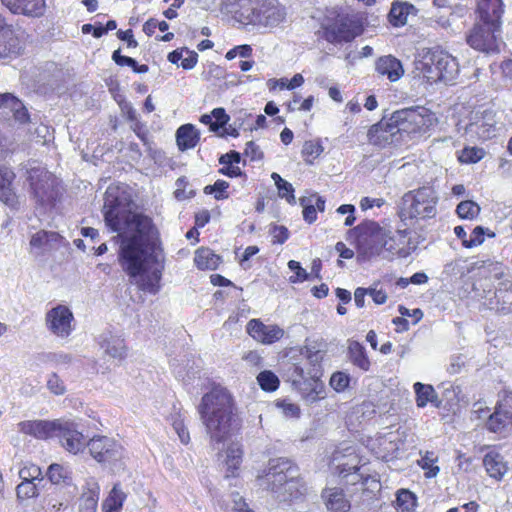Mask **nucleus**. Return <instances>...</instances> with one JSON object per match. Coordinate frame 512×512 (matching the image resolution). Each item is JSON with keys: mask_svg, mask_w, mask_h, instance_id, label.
Here are the masks:
<instances>
[{"mask_svg": "<svg viewBox=\"0 0 512 512\" xmlns=\"http://www.w3.org/2000/svg\"><path fill=\"white\" fill-rule=\"evenodd\" d=\"M103 216L113 232L134 230V234L122 240L119 263L130 278L142 277L141 290L156 294L161 286L165 255L152 219L133 213L125 192L117 186H110L105 192Z\"/></svg>", "mask_w": 512, "mask_h": 512, "instance_id": "obj_1", "label": "nucleus"}, {"mask_svg": "<svg viewBox=\"0 0 512 512\" xmlns=\"http://www.w3.org/2000/svg\"><path fill=\"white\" fill-rule=\"evenodd\" d=\"M198 413L210 439L216 443L224 442L240 428L234 398L227 388L219 384L213 385L202 396Z\"/></svg>", "mask_w": 512, "mask_h": 512, "instance_id": "obj_2", "label": "nucleus"}, {"mask_svg": "<svg viewBox=\"0 0 512 512\" xmlns=\"http://www.w3.org/2000/svg\"><path fill=\"white\" fill-rule=\"evenodd\" d=\"M439 197L433 186L424 185L404 193L397 208V217L405 225L432 219L437 214Z\"/></svg>", "mask_w": 512, "mask_h": 512, "instance_id": "obj_3", "label": "nucleus"}, {"mask_svg": "<svg viewBox=\"0 0 512 512\" xmlns=\"http://www.w3.org/2000/svg\"><path fill=\"white\" fill-rule=\"evenodd\" d=\"M390 121L398 132L413 138L429 136L439 123L435 112L425 106L396 110L392 113Z\"/></svg>", "mask_w": 512, "mask_h": 512, "instance_id": "obj_4", "label": "nucleus"}, {"mask_svg": "<svg viewBox=\"0 0 512 512\" xmlns=\"http://www.w3.org/2000/svg\"><path fill=\"white\" fill-rule=\"evenodd\" d=\"M26 180L31 197L41 207H55L62 195V182L45 167H32L27 170Z\"/></svg>", "mask_w": 512, "mask_h": 512, "instance_id": "obj_5", "label": "nucleus"}, {"mask_svg": "<svg viewBox=\"0 0 512 512\" xmlns=\"http://www.w3.org/2000/svg\"><path fill=\"white\" fill-rule=\"evenodd\" d=\"M309 364V368L299 363L293 364L290 376L293 386L301 393L302 397L307 401L316 402L323 398L325 386L320 379V366L311 364V362Z\"/></svg>", "mask_w": 512, "mask_h": 512, "instance_id": "obj_6", "label": "nucleus"}, {"mask_svg": "<svg viewBox=\"0 0 512 512\" xmlns=\"http://www.w3.org/2000/svg\"><path fill=\"white\" fill-rule=\"evenodd\" d=\"M299 475V468L293 461L280 457L270 459L268 466L258 474L257 479L265 482L267 490L278 493Z\"/></svg>", "mask_w": 512, "mask_h": 512, "instance_id": "obj_7", "label": "nucleus"}, {"mask_svg": "<svg viewBox=\"0 0 512 512\" xmlns=\"http://www.w3.org/2000/svg\"><path fill=\"white\" fill-rule=\"evenodd\" d=\"M385 229L378 222L366 219L350 229L348 236L354 239L358 252L365 255H373L374 253H379Z\"/></svg>", "mask_w": 512, "mask_h": 512, "instance_id": "obj_8", "label": "nucleus"}, {"mask_svg": "<svg viewBox=\"0 0 512 512\" xmlns=\"http://www.w3.org/2000/svg\"><path fill=\"white\" fill-rule=\"evenodd\" d=\"M251 13L250 23L263 27H276L286 18V9L278 0H249Z\"/></svg>", "mask_w": 512, "mask_h": 512, "instance_id": "obj_9", "label": "nucleus"}, {"mask_svg": "<svg viewBox=\"0 0 512 512\" xmlns=\"http://www.w3.org/2000/svg\"><path fill=\"white\" fill-rule=\"evenodd\" d=\"M89 455L99 464L113 463L122 458V445L114 438L96 434L87 440Z\"/></svg>", "mask_w": 512, "mask_h": 512, "instance_id": "obj_10", "label": "nucleus"}, {"mask_svg": "<svg viewBox=\"0 0 512 512\" xmlns=\"http://www.w3.org/2000/svg\"><path fill=\"white\" fill-rule=\"evenodd\" d=\"M410 235L411 230L408 228L396 231L385 229L379 253L384 251L392 258H407L416 249Z\"/></svg>", "mask_w": 512, "mask_h": 512, "instance_id": "obj_11", "label": "nucleus"}, {"mask_svg": "<svg viewBox=\"0 0 512 512\" xmlns=\"http://www.w3.org/2000/svg\"><path fill=\"white\" fill-rule=\"evenodd\" d=\"M362 30V26L354 17L342 15L324 27V37L331 43L350 42L360 35Z\"/></svg>", "mask_w": 512, "mask_h": 512, "instance_id": "obj_12", "label": "nucleus"}, {"mask_svg": "<svg viewBox=\"0 0 512 512\" xmlns=\"http://www.w3.org/2000/svg\"><path fill=\"white\" fill-rule=\"evenodd\" d=\"M56 437L64 450L72 455L82 454L86 449L87 439L72 420H60Z\"/></svg>", "mask_w": 512, "mask_h": 512, "instance_id": "obj_13", "label": "nucleus"}, {"mask_svg": "<svg viewBox=\"0 0 512 512\" xmlns=\"http://www.w3.org/2000/svg\"><path fill=\"white\" fill-rule=\"evenodd\" d=\"M498 25L492 23L475 24L467 36V43L474 49L482 52H494L498 50L497 32Z\"/></svg>", "mask_w": 512, "mask_h": 512, "instance_id": "obj_14", "label": "nucleus"}, {"mask_svg": "<svg viewBox=\"0 0 512 512\" xmlns=\"http://www.w3.org/2000/svg\"><path fill=\"white\" fill-rule=\"evenodd\" d=\"M45 323L52 334L67 338L74 330V315L68 306L59 304L46 313Z\"/></svg>", "mask_w": 512, "mask_h": 512, "instance_id": "obj_15", "label": "nucleus"}, {"mask_svg": "<svg viewBox=\"0 0 512 512\" xmlns=\"http://www.w3.org/2000/svg\"><path fill=\"white\" fill-rule=\"evenodd\" d=\"M485 428L496 434H503L512 428V396L506 395L496 402L489 415Z\"/></svg>", "mask_w": 512, "mask_h": 512, "instance_id": "obj_16", "label": "nucleus"}, {"mask_svg": "<svg viewBox=\"0 0 512 512\" xmlns=\"http://www.w3.org/2000/svg\"><path fill=\"white\" fill-rule=\"evenodd\" d=\"M22 29L6 21L0 15V58H13L21 53L23 47L20 40Z\"/></svg>", "mask_w": 512, "mask_h": 512, "instance_id": "obj_17", "label": "nucleus"}, {"mask_svg": "<svg viewBox=\"0 0 512 512\" xmlns=\"http://www.w3.org/2000/svg\"><path fill=\"white\" fill-rule=\"evenodd\" d=\"M250 337L263 345H271L281 340L285 334L278 325H266L260 319H251L246 325Z\"/></svg>", "mask_w": 512, "mask_h": 512, "instance_id": "obj_18", "label": "nucleus"}, {"mask_svg": "<svg viewBox=\"0 0 512 512\" xmlns=\"http://www.w3.org/2000/svg\"><path fill=\"white\" fill-rule=\"evenodd\" d=\"M459 66H416L414 72L423 84L432 85L438 82L450 84L459 72Z\"/></svg>", "mask_w": 512, "mask_h": 512, "instance_id": "obj_19", "label": "nucleus"}, {"mask_svg": "<svg viewBox=\"0 0 512 512\" xmlns=\"http://www.w3.org/2000/svg\"><path fill=\"white\" fill-rule=\"evenodd\" d=\"M61 419L55 420H27L18 424L19 431L37 439L46 440L56 437Z\"/></svg>", "mask_w": 512, "mask_h": 512, "instance_id": "obj_20", "label": "nucleus"}, {"mask_svg": "<svg viewBox=\"0 0 512 512\" xmlns=\"http://www.w3.org/2000/svg\"><path fill=\"white\" fill-rule=\"evenodd\" d=\"M13 14L40 17L46 9L45 0H1Z\"/></svg>", "mask_w": 512, "mask_h": 512, "instance_id": "obj_21", "label": "nucleus"}, {"mask_svg": "<svg viewBox=\"0 0 512 512\" xmlns=\"http://www.w3.org/2000/svg\"><path fill=\"white\" fill-rule=\"evenodd\" d=\"M244 451L241 444L231 443L224 452L223 465L225 468L224 477L226 479L238 478L240 468L243 462Z\"/></svg>", "mask_w": 512, "mask_h": 512, "instance_id": "obj_22", "label": "nucleus"}, {"mask_svg": "<svg viewBox=\"0 0 512 512\" xmlns=\"http://www.w3.org/2000/svg\"><path fill=\"white\" fill-rule=\"evenodd\" d=\"M100 495V485L93 477L88 478L79 497L78 512H96Z\"/></svg>", "mask_w": 512, "mask_h": 512, "instance_id": "obj_23", "label": "nucleus"}, {"mask_svg": "<svg viewBox=\"0 0 512 512\" xmlns=\"http://www.w3.org/2000/svg\"><path fill=\"white\" fill-rule=\"evenodd\" d=\"M278 493L280 501L287 505H293L306 499L308 487L304 479L299 475L297 478L292 479Z\"/></svg>", "mask_w": 512, "mask_h": 512, "instance_id": "obj_24", "label": "nucleus"}, {"mask_svg": "<svg viewBox=\"0 0 512 512\" xmlns=\"http://www.w3.org/2000/svg\"><path fill=\"white\" fill-rule=\"evenodd\" d=\"M321 497L329 512H348L351 508L350 501L342 488H325L322 490Z\"/></svg>", "mask_w": 512, "mask_h": 512, "instance_id": "obj_25", "label": "nucleus"}, {"mask_svg": "<svg viewBox=\"0 0 512 512\" xmlns=\"http://www.w3.org/2000/svg\"><path fill=\"white\" fill-rule=\"evenodd\" d=\"M63 240L58 232L40 230L31 236L29 244L31 249L45 252L58 248Z\"/></svg>", "mask_w": 512, "mask_h": 512, "instance_id": "obj_26", "label": "nucleus"}, {"mask_svg": "<svg viewBox=\"0 0 512 512\" xmlns=\"http://www.w3.org/2000/svg\"><path fill=\"white\" fill-rule=\"evenodd\" d=\"M15 178L16 175L11 168L0 165V201L9 206L17 203V195L13 189Z\"/></svg>", "mask_w": 512, "mask_h": 512, "instance_id": "obj_27", "label": "nucleus"}, {"mask_svg": "<svg viewBox=\"0 0 512 512\" xmlns=\"http://www.w3.org/2000/svg\"><path fill=\"white\" fill-rule=\"evenodd\" d=\"M222 262V256L209 247H199L194 253V264L201 271L217 270Z\"/></svg>", "mask_w": 512, "mask_h": 512, "instance_id": "obj_28", "label": "nucleus"}, {"mask_svg": "<svg viewBox=\"0 0 512 512\" xmlns=\"http://www.w3.org/2000/svg\"><path fill=\"white\" fill-rule=\"evenodd\" d=\"M478 11L482 22L500 26L503 13L502 0H479Z\"/></svg>", "mask_w": 512, "mask_h": 512, "instance_id": "obj_29", "label": "nucleus"}, {"mask_svg": "<svg viewBox=\"0 0 512 512\" xmlns=\"http://www.w3.org/2000/svg\"><path fill=\"white\" fill-rule=\"evenodd\" d=\"M199 141L200 133L193 124H183L176 131L177 147L182 152L195 148Z\"/></svg>", "mask_w": 512, "mask_h": 512, "instance_id": "obj_30", "label": "nucleus"}, {"mask_svg": "<svg viewBox=\"0 0 512 512\" xmlns=\"http://www.w3.org/2000/svg\"><path fill=\"white\" fill-rule=\"evenodd\" d=\"M483 465L487 474L496 480H501L508 471L503 456L496 451H490L484 456Z\"/></svg>", "mask_w": 512, "mask_h": 512, "instance_id": "obj_31", "label": "nucleus"}, {"mask_svg": "<svg viewBox=\"0 0 512 512\" xmlns=\"http://www.w3.org/2000/svg\"><path fill=\"white\" fill-rule=\"evenodd\" d=\"M413 389L415 392V401L418 408H424L428 403H431L437 408L440 407L441 400H439L438 394L431 384L416 382L413 385Z\"/></svg>", "mask_w": 512, "mask_h": 512, "instance_id": "obj_32", "label": "nucleus"}, {"mask_svg": "<svg viewBox=\"0 0 512 512\" xmlns=\"http://www.w3.org/2000/svg\"><path fill=\"white\" fill-rule=\"evenodd\" d=\"M99 344L104 352L112 358L123 360L126 357L127 349L124 339L112 334L100 337Z\"/></svg>", "mask_w": 512, "mask_h": 512, "instance_id": "obj_33", "label": "nucleus"}, {"mask_svg": "<svg viewBox=\"0 0 512 512\" xmlns=\"http://www.w3.org/2000/svg\"><path fill=\"white\" fill-rule=\"evenodd\" d=\"M240 161V153L235 150H231L230 152L220 156L219 164H221L222 167L218 170V172L221 175L227 176L229 178L240 177L243 175L241 168L238 166Z\"/></svg>", "mask_w": 512, "mask_h": 512, "instance_id": "obj_34", "label": "nucleus"}, {"mask_svg": "<svg viewBox=\"0 0 512 512\" xmlns=\"http://www.w3.org/2000/svg\"><path fill=\"white\" fill-rule=\"evenodd\" d=\"M349 361L361 371L370 370L371 361L367 355L365 347L358 341H351L347 351Z\"/></svg>", "mask_w": 512, "mask_h": 512, "instance_id": "obj_35", "label": "nucleus"}, {"mask_svg": "<svg viewBox=\"0 0 512 512\" xmlns=\"http://www.w3.org/2000/svg\"><path fill=\"white\" fill-rule=\"evenodd\" d=\"M127 494L119 483L114 484L107 497L102 502L103 512H120L126 501Z\"/></svg>", "mask_w": 512, "mask_h": 512, "instance_id": "obj_36", "label": "nucleus"}, {"mask_svg": "<svg viewBox=\"0 0 512 512\" xmlns=\"http://www.w3.org/2000/svg\"><path fill=\"white\" fill-rule=\"evenodd\" d=\"M390 127H394L391 121L386 124L378 122L372 125L367 133L368 141L373 145L384 146L389 142L390 137L393 135L392 132L388 131V128Z\"/></svg>", "mask_w": 512, "mask_h": 512, "instance_id": "obj_37", "label": "nucleus"}, {"mask_svg": "<svg viewBox=\"0 0 512 512\" xmlns=\"http://www.w3.org/2000/svg\"><path fill=\"white\" fill-rule=\"evenodd\" d=\"M229 120L230 116L222 107L214 108L210 115L204 114L200 118L201 123L208 125L212 132H218L228 124Z\"/></svg>", "mask_w": 512, "mask_h": 512, "instance_id": "obj_38", "label": "nucleus"}, {"mask_svg": "<svg viewBox=\"0 0 512 512\" xmlns=\"http://www.w3.org/2000/svg\"><path fill=\"white\" fill-rule=\"evenodd\" d=\"M47 478L52 484L55 485H71L72 484V472L62 464L52 463L49 465L47 472Z\"/></svg>", "mask_w": 512, "mask_h": 512, "instance_id": "obj_39", "label": "nucleus"}, {"mask_svg": "<svg viewBox=\"0 0 512 512\" xmlns=\"http://www.w3.org/2000/svg\"><path fill=\"white\" fill-rule=\"evenodd\" d=\"M455 58L441 47L428 49L423 56L422 64H451Z\"/></svg>", "mask_w": 512, "mask_h": 512, "instance_id": "obj_40", "label": "nucleus"}, {"mask_svg": "<svg viewBox=\"0 0 512 512\" xmlns=\"http://www.w3.org/2000/svg\"><path fill=\"white\" fill-rule=\"evenodd\" d=\"M411 9H413V6L407 3H394L388 15L390 23L393 26L406 24Z\"/></svg>", "mask_w": 512, "mask_h": 512, "instance_id": "obj_41", "label": "nucleus"}, {"mask_svg": "<svg viewBox=\"0 0 512 512\" xmlns=\"http://www.w3.org/2000/svg\"><path fill=\"white\" fill-rule=\"evenodd\" d=\"M260 388L268 393L275 392L280 386V379L271 370H263L256 377Z\"/></svg>", "mask_w": 512, "mask_h": 512, "instance_id": "obj_42", "label": "nucleus"}, {"mask_svg": "<svg viewBox=\"0 0 512 512\" xmlns=\"http://www.w3.org/2000/svg\"><path fill=\"white\" fill-rule=\"evenodd\" d=\"M271 178L278 189V195L280 198L285 199L289 204H295L296 198L294 195V188L291 183L284 180L278 173L273 172Z\"/></svg>", "mask_w": 512, "mask_h": 512, "instance_id": "obj_43", "label": "nucleus"}, {"mask_svg": "<svg viewBox=\"0 0 512 512\" xmlns=\"http://www.w3.org/2000/svg\"><path fill=\"white\" fill-rule=\"evenodd\" d=\"M323 151L324 148L319 140H308L303 144L301 156L307 164H313Z\"/></svg>", "mask_w": 512, "mask_h": 512, "instance_id": "obj_44", "label": "nucleus"}, {"mask_svg": "<svg viewBox=\"0 0 512 512\" xmlns=\"http://www.w3.org/2000/svg\"><path fill=\"white\" fill-rule=\"evenodd\" d=\"M485 156L483 148L476 146H466L458 152L457 159L461 164H475L481 161Z\"/></svg>", "mask_w": 512, "mask_h": 512, "instance_id": "obj_45", "label": "nucleus"}, {"mask_svg": "<svg viewBox=\"0 0 512 512\" xmlns=\"http://www.w3.org/2000/svg\"><path fill=\"white\" fill-rule=\"evenodd\" d=\"M229 187L230 184L227 181L218 179L214 184L205 186L203 192L206 195H213L214 199L217 201H222L230 197L228 191Z\"/></svg>", "mask_w": 512, "mask_h": 512, "instance_id": "obj_46", "label": "nucleus"}, {"mask_svg": "<svg viewBox=\"0 0 512 512\" xmlns=\"http://www.w3.org/2000/svg\"><path fill=\"white\" fill-rule=\"evenodd\" d=\"M436 462L437 457L434 456V452L426 451L422 458L417 461V464L425 471L426 478H434L440 471L439 466L435 465Z\"/></svg>", "mask_w": 512, "mask_h": 512, "instance_id": "obj_47", "label": "nucleus"}, {"mask_svg": "<svg viewBox=\"0 0 512 512\" xmlns=\"http://www.w3.org/2000/svg\"><path fill=\"white\" fill-rule=\"evenodd\" d=\"M377 441L379 449L377 451L378 456L385 461L392 460L399 449L398 444L388 439L386 436L380 437Z\"/></svg>", "mask_w": 512, "mask_h": 512, "instance_id": "obj_48", "label": "nucleus"}, {"mask_svg": "<svg viewBox=\"0 0 512 512\" xmlns=\"http://www.w3.org/2000/svg\"><path fill=\"white\" fill-rule=\"evenodd\" d=\"M304 82V78L301 74H295L290 80L286 77L280 79H270L268 81V86L271 90L280 88V89H295L300 87Z\"/></svg>", "mask_w": 512, "mask_h": 512, "instance_id": "obj_49", "label": "nucleus"}, {"mask_svg": "<svg viewBox=\"0 0 512 512\" xmlns=\"http://www.w3.org/2000/svg\"><path fill=\"white\" fill-rule=\"evenodd\" d=\"M456 213L461 219L473 220L479 215L480 207L472 200H465L457 205Z\"/></svg>", "mask_w": 512, "mask_h": 512, "instance_id": "obj_50", "label": "nucleus"}, {"mask_svg": "<svg viewBox=\"0 0 512 512\" xmlns=\"http://www.w3.org/2000/svg\"><path fill=\"white\" fill-rule=\"evenodd\" d=\"M176 189L174 191V197L178 201H184L187 199H191L195 197L196 191L193 189H189V181L186 176H181L176 180Z\"/></svg>", "mask_w": 512, "mask_h": 512, "instance_id": "obj_51", "label": "nucleus"}, {"mask_svg": "<svg viewBox=\"0 0 512 512\" xmlns=\"http://www.w3.org/2000/svg\"><path fill=\"white\" fill-rule=\"evenodd\" d=\"M18 474L21 480L33 482L35 480H42L41 468L32 462L24 463L23 466L20 468Z\"/></svg>", "mask_w": 512, "mask_h": 512, "instance_id": "obj_52", "label": "nucleus"}, {"mask_svg": "<svg viewBox=\"0 0 512 512\" xmlns=\"http://www.w3.org/2000/svg\"><path fill=\"white\" fill-rule=\"evenodd\" d=\"M396 503L402 511H410L416 505V496L407 489H401L397 492Z\"/></svg>", "mask_w": 512, "mask_h": 512, "instance_id": "obj_53", "label": "nucleus"}, {"mask_svg": "<svg viewBox=\"0 0 512 512\" xmlns=\"http://www.w3.org/2000/svg\"><path fill=\"white\" fill-rule=\"evenodd\" d=\"M16 495L19 500H27L38 496V488L33 481L22 480L16 487Z\"/></svg>", "mask_w": 512, "mask_h": 512, "instance_id": "obj_54", "label": "nucleus"}, {"mask_svg": "<svg viewBox=\"0 0 512 512\" xmlns=\"http://www.w3.org/2000/svg\"><path fill=\"white\" fill-rule=\"evenodd\" d=\"M171 421H172L171 423H172L174 430L176 431V433L178 434V436L180 438V441L183 444H188L190 442V435H189V432L184 424V418H183L181 412L178 411L175 414H173L171 416Z\"/></svg>", "mask_w": 512, "mask_h": 512, "instance_id": "obj_55", "label": "nucleus"}, {"mask_svg": "<svg viewBox=\"0 0 512 512\" xmlns=\"http://www.w3.org/2000/svg\"><path fill=\"white\" fill-rule=\"evenodd\" d=\"M275 406L279 408L286 418L297 419L301 415V409L298 404L289 399L277 400Z\"/></svg>", "mask_w": 512, "mask_h": 512, "instance_id": "obj_56", "label": "nucleus"}, {"mask_svg": "<svg viewBox=\"0 0 512 512\" xmlns=\"http://www.w3.org/2000/svg\"><path fill=\"white\" fill-rule=\"evenodd\" d=\"M350 377L341 371L335 372L330 378V386L337 392H343L348 388Z\"/></svg>", "mask_w": 512, "mask_h": 512, "instance_id": "obj_57", "label": "nucleus"}, {"mask_svg": "<svg viewBox=\"0 0 512 512\" xmlns=\"http://www.w3.org/2000/svg\"><path fill=\"white\" fill-rule=\"evenodd\" d=\"M379 75L387 76L391 82L399 80L404 75L403 66H376Z\"/></svg>", "mask_w": 512, "mask_h": 512, "instance_id": "obj_58", "label": "nucleus"}, {"mask_svg": "<svg viewBox=\"0 0 512 512\" xmlns=\"http://www.w3.org/2000/svg\"><path fill=\"white\" fill-rule=\"evenodd\" d=\"M485 241V229L482 226H476L471 233L468 241H464V248L470 249L481 245Z\"/></svg>", "mask_w": 512, "mask_h": 512, "instance_id": "obj_59", "label": "nucleus"}, {"mask_svg": "<svg viewBox=\"0 0 512 512\" xmlns=\"http://www.w3.org/2000/svg\"><path fill=\"white\" fill-rule=\"evenodd\" d=\"M273 244H284L289 238V230L283 225H274L270 229Z\"/></svg>", "mask_w": 512, "mask_h": 512, "instance_id": "obj_60", "label": "nucleus"}, {"mask_svg": "<svg viewBox=\"0 0 512 512\" xmlns=\"http://www.w3.org/2000/svg\"><path fill=\"white\" fill-rule=\"evenodd\" d=\"M10 109L13 112V117L17 122L21 124H26L30 121L29 112L19 99L18 105L12 104V107Z\"/></svg>", "mask_w": 512, "mask_h": 512, "instance_id": "obj_61", "label": "nucleus"}, {"mask_svg": "<svg viewBox=\"0 0 512 512\" xmlns=\"http://www.w3.org/2000/svg\"><path fill=\"white\" fill-rule=\"evenodd\" d=\"M308 198H301L300 204L303 206V219L309 223L312 224L317 220V211L315 206L312 203H307Z\"/></svg>", "mask_w": 512, "mask_h": 512, "instance_id": "obj_62", "label": "nucleus"}, {"mask_svg": "<svg viewBox=\"0 0 512 512\" xmlns=\"http://www.w3.org/2000/svg\"><path fill=\"white\" fill-rule=\"evenodd\" d=\"M359 470H360V467L358 465L350 467L347 464H340L336 467V472H337L338 476H340L342 478H346L347 476H349L351 474H355L359 479L366 482L369 479V476L363 477L362 475L359 474Z\"/></svg>", "mask_w": 512, "mask_h": 512, "instance_id": "obj_63", "label": "nucleus"}, {"mask_svg": "<svg viewBox=\"0 0 512 512\" xmlns=\"http://www.w3.org/2000/svg\"><path fill=\"white\" fill-rule=\"evenodd\" d=\"M47 387L55 395H62L65 393V385L56 373H53L49 377Z\"/></svg>", "mask_w": 512, "mask_h": 512, "instance_id": "obj_64", "label": "nucleus"}]
</instances>
